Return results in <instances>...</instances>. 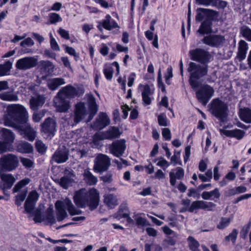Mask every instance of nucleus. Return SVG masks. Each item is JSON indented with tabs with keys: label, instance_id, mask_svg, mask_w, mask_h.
Returning <instances> with one entry per match:
<instances>
[{
	"label": "nucleus",
	"instance_id": "obj_39",
	"mask_svg": "<svg viewBox=\"0 0 251 251\" xmlns=\"http://www.w3.org/2000/svg\"><path fill=\"white\" fill-rule=\"evenodd\" d=\"M0 99L4 101H15L18 100V97L16 94L6 92L0 94Z\"/></svg>",
	"mask_w": 251,
	"mask_h": 251
},
{
	"label": "nucleus",
	"instance_id": "obj_17",
	"mask_svg": "<svg viewBox=\"0 0 251 251\" xmlns=\"http://www.w3.org/2000/svg\"><path fill=\"white\" fill-rule=\"evenodd\" d=\"M68 155L69 151L66 149H59L53 154L51 160L57 163H62L68 159Z\"/></svg>",
	"mask_w": 251,
	"mask_h": 251
},
{
	"label": "nucleus",
	"instance_id": "obj_61",
	"mask_svg": "<svg viewBox=\"0 0 251 251\" xmlns=\"http://www.w3.org/2000/svg\"><path fill=\"white\" fill-rule=\"evenodd\" d=\"M113 174L111 172H108L105 175L100 177V179L105 183H110L112 181Z\"/></svg>",
	"mask_w": 251,
	"mask_h": 251
},
{
	"label": "nucleus",
	"instance_id": "obj_59",
	"mask_svg": "<svg viewBox=\"0 0 251 251\" xmlns=\"http://www.w3.org/2000/svg\"><path fill=\"white\" fill-rule=\"evenodd\" d=\"M158 160V161L157 163V165L161 167L164 170L170 165V163L163 157H160Z\"/></svg>",
	"mask_w": 251,
	"mask_h": 251
},
{
	"label": "nucleus",
	"instance_id": "obj_21",
	"mask_svg": "<svg viewBox=\"0 0 251 251\" xmlns=\"http://www.w3.org/2000/svg\"><path fill=\"white\" fill-rule=\"evenodd\" d=\"M220 132L221 135H225L228 137H234L238 140L242 139L245 135V132L239 129L232 130H225L220 129Z\"/></svg>",
	"mask_w": 251,
	"mask_h": 251
},
{
	"label": "nucleus",
	"instance_id": "obj_54",
	"mask_svg": "<svg viewBox=\"0 0 251 251\" xmlns=\"http://www.w3.org/2000/svg\"><path fill=\"white\" fill-rule=\"evenodd\" d=\"M113 69L110 66H105L103 70V73L108 80H111L113 77Z\"/></svg>",
	"mask_w": 251,
	"mask_h": 251
},
{
	"label": "nucleus",
	"instance_id": "obj_50",
	"mask_svg": "<svg viewBox=\"0 0 251 251\" xmlns=\"http://www.w3.org/2000/svg\"><path fill=\"white\" fill-rule=\"evenodd\" d=\"M243 36L249 41H251V29L247 26H243L240 29Z\"/></svg>",
	"mask_w": 251,
	"mask_h": 251
},
{
	"label": "nucleus",
	"instance_id": "obj_24",
	"mask_svg": "<svg viewBox=\"0 0 251 251\" xmlns=\"http://www.w3.org/2000/svg\"><path fill=\"white\" fill-rule=\"evenodd\" d=\"M197 11V14L196 16L197 21H201L205 16L211 18L214 17L216 14L215 11L206 8H199Z\"/></svg>",
	"mask_w": 251,
	"mask_h": 251
},
{
	"label": "nucleus",
	"instance_id": "obj_31",
	"mask_svg": "<svg viewBox=\"0 0 251 251\" xmlns=\"http://www.w3.org/2000/svg\"><path fill=\"white\" fill-rule=\"evenodd\" d=\"M211 22L209 20H205L201 24L197 32L201 34H205L212 32Z\"/></svg>",
	"mask_w": 251,
	"mask_h": 251
},
{
	"label": "nucleus",
	"instance_id": "obj_62",
	"mask_svg": "<svg viewBox=\"0 0 251 251\" xmlns=\"http://www.w3.org/2000/svg\"><path fill=\"white\" fill-rule=\"evenodd\" d=\"M136 224L138 226H146L150 225L147 220L141 217H138L135 219Z\"/></svg>",
	"mask_w": 251,
	"mask_h": 251
},
{
	"label": "nucleus",
	"instance_id": "obj_8",
	"mask_svg": "<svg viewBox=\"0 0 251 251\" xmlns=\"http://www.w3.org/2000/svg\"><path fill=\"white\" fill-rule=\"evenodd\" d=\"M210 111L215 117L223 118L226 116L227 105L219 99L212 100L211 104Z\"/></svg>",
	"mask_w": 251,
	"mask_h": 251
},
{
	"label": "nucleus",
	"instance_id": "obj_51",
	"mask_svg": "<svg viewBox=\"0 0 251 251\" xmlns=\"http://www.w3.org/2000/svg\"><path fill=\"white\" fill-rule=\"evenodd\" d=\"M49 22L51 24H54L58 22L62 21V19L60 15L56 13H50L49 15Z\"/></svg>",
	"mask_w": 251,
	"mask_h": 251
},
{
	"label": "nucleus",
	"instance_id": "obj_52",
	"mask_svg": "<svg viewBox=\"0 0 251 251\" xmlns=\"http://www.w3.org/2000/svg\"><path fill=\"white\" fill-rule=\"evenodd\" d=\"M20 161L26 169L33 168L34 166V162L29 158L21 157Z\"/></svg>",
	"mask_w": 251,
	"mask_h": 251
},
{
	"label": "nucleus",
	"instance_id": "obj_9",
	"mask_svg": "<svg viewBox=\"0 0 251 251\" xmlns=\"http://www.w3.org/2000/svg\"><path fill=\"white\" fill-rule=\"evenodd\" d=\"M196 97L203 105H205L213 96L214 92L213 88L208 85H204L199 90H196Z\"/></svg>",
	"mask_w": 251,
	"mask_h": 251
},
{
	"label": "nucleus",
	"instance_id": "obj_48",
	"mask_svg": "<svg viewBox=\"0 0 251 251\" xmlns=\"http://www.w3.org/2000/svg\"><path fill=\"white\" fill-rule=\"evenodd\" d=\"M215 207L216 204L212 202H206L203 201H200V209L212 211Z\"/></svg>",
	"mask_w": 251,
	"mask_h": 251
},
{
	"label": "nucleus",
	"instance_id": "obj_16",
	"mask_svg": "<svg viewBox=\"0 0 251 251\" xmlns=\"http://www.w3.org/2000/svg\"><path fill=\"white\" fill-rule=\"evenodd\" d=\"M78 88H75L72 85H68L62 88L58 92L57 96H61L65 98L72 99L78 95Z\"/></svg>",
	"mask_w": 251,
	"mask_h": 251
},
{
	"label": "nucleus",
	"instance_id": "obj_38",
	"mask_svg": "<svg viewBox=\"0 0 251 251\" xmlns=\"http://www.w3.org/2000/svg\"><path fill=\"white\" fill-rule=\"evenodd\" d=\"M26 138L30 141H33L36 137V131L29 125H26L23 129Z\"/></svg>",
	"mask_w": 251,
	"mask_h": 251
},
{
	"label": "nucleus",
	"instance_id": "obj_20",
	"mask_svg": "<svg viewBox=\"0 0 251 251\" xmlns=\"http://www.w3.org/2000/svg\"><path fill=\"white\" fill-rule=\"evenodd\" d=\"M184 176V171L181 167H176L169 173L170 182L172 186H175L176 179H182Z\"/></svg>",
	"mask_w": 251,
	"mask_h": 251
},
{
	"label": "nucleus",
	"instance_id": "obj_26",
	"mask_svg": "<svg viewBox=\"0 0 251 251\" xmlns=\"http://www.w3.org/2000/svg\"><path fill=\"white\" fill-rule=\"evenodd\" d=\"M45 100V98L42 95H37L32 97L30 100V108L34 110H37L39 107L44 104Z\"/></svg>",
	"mask_w": 251,
	"mask_h": 251
},
{
	"label": "nucleus",
	"instance_id": "obj_58",
	"mask_svg": "<svg viewBox=\"0 0 251 251\" xmlns=\"http://www.w3.org/2000/svg\"><path fill=\"white\" fill-rule=\"evenodd\" d=\"M36 148L40 153H44L46 151L47 147L41 140L37 141L36 142Z\"/></svg>",
	"mask_w": 251,
	"mask_h": 251
},
{
	"label": "nucleus",
	"instance_id": "obj_32",
	"mask_svg": "<svg viewBox=\"0 0 251 251\" xmlns=\"http://www.w3.org/2000/svg\"><path fill=\"white\" fill-rule=\"evenodd\" d=\"M105 138L106 139L112 140L120 136L121 132L119 128L115 126H110L108 129L104 132Z\"/></svg>",
	"mask_w": 251,
	"mask_h": 251
},
{
	"label": "nucleus",
	"instance_id": "obj_11",
	"mask_svg": "<svg viewBox=\"0 0 251 251\" xmlns=\"http://www.w3.org/2000/svg\"><path fill=\"white\" fill-rule=\"evenodd\" d=\"M38 64V59L35 56H26L18 59L16 68L21 71H26L35 67Z\"/></svg>",
	"mask_w": 251,
	"mask_h": 251
},
{
	"label": "nucleus",
	"instance_id": "obj_44",
	"mask_svg": "<svg viewBox=\"0 0 251 251\" xmlns=\"http://www.w3.org/2000/svg\"><path fill=\"white\" fill-rule=\"evenodd\" d=\"M12 68V63L7 61L3 64H0V76L7 75Z\"/></svg>",
	"mask_w": 251,
	"mask_h": 251
},
{
	"label": "nucleus",
	"instance_id": "obj_18",
	"mask_svg": "<svg viewBox=\"0 0 251 251\" xmlns=\"http://www.w3.org/2000/svg\"><path fill=\"white\" fill-rule=\"evenodd\" d=\"M39 68L41 74L43 75L42 77L45 79L54 71V66L50 61L42 60L39 62Z\"/></svg>",
	"mask_w": 251,
	"mask_h": 251
},
{
	"label": "nucleus",
	"instance_id": "obj_30",
	"mask_svg": "<svg viewBox=\"0 0 251 251\" xmlns=\"http://www.w3.org/2000/svg\"><path fill=\"white\" fill-rule=\"evenodd\" d=\"M65 79L60 77L53 78L48 81V86L51 90L57 89L60 86L65 84Z\"/></svg>",
	"mask_w": 251,
	"mask_h": 251
},
{
	"label": "nucleus",
	"instance_id": "obj_46",
	"mask_svg": "<svg viewBox=\"0 0 251 251\" xmlns=\"http://www.w3.org/2000/svg\"><path fill=\"white\" fill-rule=\"evenodd\" d=\"M27 190H24L19 193L15 197V204L19 206L22 205V202L25 201L27 195Z\"/></svg>",
	"mask_w": 251,
	"mask_h": 251
},
{
	"label": "nucleus",
	"instance_id": "obj_29",
	"mask_svg": "<svg viewBox=\"0 0 251 251\" xmlns=\"http://www.w3.org/2000/svg\"><path fill=\"white\" fill-rule=\"evenodd\" d=\"M110 124V119L104 113H101L95 123V126L100 129H102Z\"/></svg>",
	"mask_w": 251,
	"mask_h": 251
},
{
	"label": "nucleus",
	"instance_id": "obj_43",
	"mask_svg": "<svg viewBox=\"0 0 251 251\" xmlns=\"http://www.w3.org/2000/svg\"><path fill=\"white\" fill-rule=\"evenodd\" d=\"M187 242L189 248L191 251H200V243L193 237L189 236Z\"/></svg>",
	"mask_w": 251,
	"mask_h": 251
},
{
	"label": "nucleus",
	"instance_id": "obj_3",
	"mask_svg": "<svg viewBox=\"0 0 251 251\" xmlns=\"http://www.w3.org/2000/svg\"><path fill=\"white\" fill-rule=\"evenodd\" d=\"M8 115L15 122L20 124H26L28 115L25 108L19 104H9L7 108Z\"/></svg>",
	"mask_w": 251,
	"mask_h": 251
},
{
	"label": "nucleus",
	"instance_id": "obj_1",
	"mask_svg": "<svg viewBox=\"0 0 251 251\" xmlns=\"http://www.w3.org/2000/svg\"><path fill=\"white\" fill-rule=\"evenodd\" d=\"M74 201L79 208L89 206L91 210L96 209L100 201V193L95 188H91L88 191L83 188L75 192Z\"/></svg>",
	"mask_w": 251,
	"mask_h": 251
},
{
	"label": "nucleus",
	"instance_id": "obj_49",
	"mask_svg": "<svg viewBox=\"0 0 251 251\" xmlns=\"http://www.w3.org/2000/svg\"><path fill=\"white\" fill-rule=\"evenodd\" d=\"M105 137L104 132H97L93 136V142L95 145H99L100 141L106 139Z\"/></svg>",
	"mask_w": 251,
	"mask_h": 251
},
{
	"label": "nucleus",
	"instance_id": "obj_2",
	"mask_svg": "<svg viewBox=\"0 0 251 251\" xmlns=\"http://www.w3.org/2000/svg\"><path fill=\"white\" fill-rule=\"evenodd\" d=\"M187 71L190 74L189 83L193 90L195 91L200 85V82L198 80L207 75L208 66L191 62L189 64Z\"/></svg>",
	"mask_w": 251,
	"mask_h": 251
},
{
	"label": "nucleus",
	"instance_id": "obj_6",
	"mask_svg": "<svg viewBox=\"0 0 251 251\" xmlns=\"http://www.w3.org/2000/svg\"><path fill=\"white\" fill-rule=\"evenodd\" d=\"M111 165V160L106 155L99 154L94 160V171L100 174L106 171Z\"/></svg>",
	"mask_w": 251,
	"mask_h": 251
},
{
	"label": "nucleus",
	"instance_id": "obj_63",
	"mask_svg": "<svg viewBox=\"0 0 251 251\" xmlns=\"http://www.w3.org/2000/svg\"><path fill=\"white\" fill-rule=\"evenodd\" d=\"M95 1L105 8H107L112 5V0H95Z\"/></svg>",
	"mask_w": 251,
	"mask_h": 251
},
{
	"label": "nucleus",
	"instance_id": "obj_10",
	"mask_svg": "<svg viewBox=\"0 0 251 251\" xmlns=\"http://www.w3.org/2000/svg\"><path fill=\"white\" fill-rule=\"evenodd\" d=\"M0 177L1 179V182H0V189L2 190L4 194L7 196L5 200L8 201L9 195L6 193V191L12 187L16 179L11 174L4 173L1 170H0Z\"/></svg>",
	"mask_w": 251,
	"mask_h": 251
},
{
	"label": "nucleus",
	"instance_id": "obj_42",
	"mask_svg": "<svg viewBox=\"0 0 251 251\" xmlns=\"http://www.w3.org/2000/svg\"><path fill=\"white\" fill-rule=\"evenodd\" d=\"M75 183V180L69 176H64L61 178L59 184L64 189H68Z\"/></svg>",
	"mask_w": 251,
	"mask_h": 251
},
{
	"label": "nucleus",
	"instance_id": "obj_7",
	"mask_svg": "<svg viewBox=\"0 0 251 251\" xmlns=\"http://www.w3.org/2000/svg\"><path fill=\"white\" fill-rule=\"evenodd\" d=\"M189 55L192 60L204 65H207L206 64L210 61L212 57L208 51L201 48L191 50L189 51Z\"/></svg>",
	"mask_w": 251,
	"mask_h": 251
},
{
	"label": "nucleus",
	"instance_id": "obj_15",
	"mask_svg": "<svg viewBox=\"0 0 251 251\" xmlns=\"http://www.w3.org/2000/svg\"><path fill=\"white\" fill-rule=\"evenodd\" d=\"M125 143L126 141L123 139L113 142L109 147L110 152L115 156H122L126 148Z\"/></svg>",
	"mask_w": 251,
	"mask_h": 251
},
{
	"label": "nucleus",
	"instance_id": "obj_27",
	"mask_svg": "<svg viewBox=\"0 0 251 251\" xmlns=\"http://www.w3.org/2000/svg\"><path fill=\"white\" fill-rule=\"evenodd\" d=\"M102 25L106 30H110L113 28H119L118 24L112 19L109 15L105 16V19L102 22Z\"/></svg>",
	"mask_w": 251,
	"mask_h": 251
},
{
	"label": "nucleus",
	"instance_id": "obj_53",
	"mask_svg": "<svg viewBox=\"0 0 251 251\" xmlns=\"http://www.w3.org/2000/svg\"><path fill=\"white\" fill-rule=\"evenodd\" d=\"M176 241L172 237H169L163 240L162 245L164 248H168L169 246H174L176 244Z\"/></svg>",
	"mask_w": 251,
	"mask_h": 251
},
{
	"label": "nucleus",
	"instance_id": "obj_64",
	"mask_svg": "<svg viewBox=\"0 0 251 251\" xmlns=\"http://www.w3.org/2000/svg\"><path fill=\"white\" fill-rule=\"evenodd\" d=\"M34 43L33 40L30 38H27L21 42L20 45L23 47H31L34 45Z\"/></svg>",
	"mask_w": 251,
	"mask_h": 251
},
{
	"label": "nucleus",
	"instance_id": "obj_36",
	"mask_svg": "<svg viewBox=\"0 0 251 251\" xmlns=\"http://www.w3.org/2000/svg\"><path fill=\"white\" fill-rule=\"evenodd\" d=\"M240 117L241 119L247 123H251V109L244 108L240 110Z\"/></svg>",
	"mask_w": 251,
	"mask_h": 251
},
{
	"label": "nucleus",
	"instance_id": "obj_25",
	"mask_svg": "<svg viewBox=\"0 0 251 251\" xmlns=\"http://www.w3.org/2000/svg\"><path fill=\"white\" fill-rule=\"evenodd\" d=\"M55 208L57 211V219L58 221H62L68 216L63 202L57 201L55 203Z\"/></svg>",
	"mask_w": 251,
	"mask_h": 251
},
{
	"label": "nucleus",
	"instance_id": "obj_22",
	"mask_svg": "<svg viewBox=\"0 0 251 251\" xmlns=\"http://www.w3.org/2000/svg\"><path fill=\"white\" fill-rule=\"evenodd\" d=\"M196 3L199 5L205 6L211 5L218 7L225 8L226 6V3L225 1L221 0H195Z\"/></svg>",
	"mask_w": 251,
	"mask_h": 251
},
{
	"label": "nucleus",
	"instance_id": "obj_40",
	"mask_svg": "<svg viewBox=\"0 0 251 251\" xmlns=\"http://www.w3.org/2000/svg\"><path fill=\"white\" fill-rule=\"evenodd\" d=\"M2 137L4 140V142L7 144L12 143L14 142V134L9 129L3 128L2 130Z\"/></svg>",
	"mask_w": 251,
	"mask_h": 251
},
{
	"label": "nucleus",
	"instance_id": "obj_37",
	"mask_svg": "<svg viewBox=\"0 0 251 251\" xmlns=\"http://www.w3.org/2000/svg\"><path fill=\"white\" fill-rule=\"evenodd\" d=\"M65 204L70 215H79L81 213V211L76 208L70 199H66L65 200Z\"/></svg>",
	"mask_w": 251,
	"mask_h": 251
},
{
	"label": "nucleus",
	"instance_id": "obj_60",
	"mask_svg": "<svg viewBox=\"0 0 251 251\" xmlns=\"http://www.w3.org/2000/svg\"><path fill=\"white\" fill-rule=\"evenodd\" d=\"M46 111L43 110L39 113H35L33 114L32 119L34 122H39L45 116Z\"/></svg>",
	"mask_w": 251,
	"mask_h": 251
},
{
	"label": "nucleus",
	"instance_id": "obj_33",
	"mask_svg": "<svg viewBox=\"0 0 251 251\" xmlns=\"http://www.w3.org/2000/svg\"><path fill=\"white\" fill-rule=\"evenodd\" d=\"M221 194L219 189L215 188L211 191H204L201 194V197L203 200H208L209 199H219Z\"/></svg>",
	"mask_w": 251,
	"mask_h": 251
},
{
	"label": "nucleus",
	"instance_id": "obj_57",
	"mask_svg": "<svg viewBox=\"0 0 251 251\" xmlns=\"http://www.w3.org/2000/svg\"><path fill=\"white\" fill-rule=\"evenodd\" d=\"M46 220L50 224H53L55 222L53 216V211L50 209H48L46 213Z\"/></svg>",
	"mask_w": 251,
	"mask_h": 251
},
{
	"label": "nucleus",
	"instance_id": "obj_12",
	"mask_svg": "<svg viewBox=\"0 0 251 251\" xmlns=\"http://www.w3.org/2000/svg\"><path fill=\"white\" fill-rule=\"evenodd\" d=\"M56 122L51 118L46 119L41 124V132L46 138H51L56 130Z\"/></svg>",
	"mask_w": 251,
	"mask_h": 251
},
{
	"label": "nucleus",
	"instance_id": "obj_23",
	"mask_svg": "<svg viewBox=\"0 0 251 251\" xmlns=\"http://www.w3.org/2000/svg\"><path fill=\"white\" fill-rule=\"evenodd\" d=\"M88 103L89 108L88 121H90L93 118L94 116L96 114L98 110V107L96 104L95 97L92 95L88 96Z\"/></svg>",
	"mask_w": 251,
	"mask_h": 251
},
{
	"label": "nucleus",
	"instance_id": "obj_13",
	"mask_svg": "<svg viewBox=\"0 0 251 251\" xmlns=\"http://www.w3.org/2000/svg\"><path fill=\"white\" fill-rule=\"evenodd\" d=\"M201 41L203 43L210 47L218 48L223 45L225 38L221 35L212 34L205 36Z\"/></svg>",
	"mask_w": 251,
	"mask_h": 251
},
{
	"label": "nucleus",
	"instance_id": "obj_19",
	"mask_svg": "<svg viewBox=\"0 0 251 251\" xmlns=\"http://www.w3.org/2000/svg\"><path fill=\"white\" fill-rule=\"evenodd\" d=\"M54 104L56 110L59 112H66L71 107L70 101L65 100V98L61 96H58Z\"/></svg>",
	"mask_w": 251,
	"mask_h": 251
},
{
	"label": "nucleus",
	"instance_id": "obj_47",
	"mask_svg": "<svg viewBox=\"0 0 251 251\" xmlns=\"http://www.w3.org/2000/svg\"><path fill=\"white\" fill-rule=\"evenodd\" d=\"M232 220L231 218L223 217L221 219L219 224L217 225V228L220 229H223L229 225Z\"/></svg>",
	"mask_w": 251,
	"mask_h": 251
},
{
	"label": "nucleus",
	"instance_id": "obj_5",
	"mask_svg": "<svg viewBox=\"0 0 251 251\" xmlns=\"http://www.w3.org/2000/svg\"><path fill=\"white\" fill-rule=\"evenodd\" d=\"M19 160L17 156L9 153L0 158V168L2 171H12L18 166Z\"/></svg>",
	"mask_w": 251,
	"mask_h": 251
},
{
	"label": "nucleus",
	"instance_id": "obj_4",
	"mask_svg": "<svg viewBox=\"0 0 251 251\" xmlns=\"http://www.w3.org/2000/svg\"><path fill=\"white\" fill-rule=\"evenodd\" d=\"M88 114L86 104L80 101L75 105L74 113L70 116L68 121L70 126H73L82 121Z\"/></svg>",
	"mask_w": 251,
	"mask_h": 251
},
{
	"label": "nucleus",
	"instance_id": "obj_28",
	"mask_svg": "<svg viewBox=\"0 0 251 251\" xmlns=\"http://www.w3.org/2000/svg\"><path fill=\"white\" fill-rule=\"evenodd\" d=\"M83 176V180L89 185H94L98 182V178L91 173L89 169L84 170Z\"/></svg>",
	"mask_w": 251,
	"mask_h": 251
},
{
	"label": "nucleus",
	"instance_id": "obj_55",
	"mask_svg": "<svg viewBox=\"0 0 251 251\" xmlns=\"http://www.w3.org/2000/svg\"><path fill=\"white\" fill-rule=\"evenodd\" d=\"M39 197L38 193L36 191L33 190L29 193L26 200L35 203L38 201Z\"/></svg>",
	"mask_w": 251,
	"mask_h": 251
},
{
	"label": "nucleus",
	"instance_id": "obj_14",
	"mask_svg": "<svg viewBox=\"0 0 251 251\" xmlns=\"http://www.w3.org/2000/svg\"><path fill=\"white\" fill-rule=\"evenodd\" d=\"M140 88H142V97L143 104L147 106L151 104V100L153 99L152 95L154 93L153 90L148 84H140Z\"/></svg>",
	"mask_w": 251,
	"mask_h": 251
},
{
	"label": "nucleus",
	"instance_id": "obj_34",
	"mask_svg": "<svg viewBox=\"0 0 251 251\" xmlns=\"http://www.w3.org/2000/svg\"><path fill=\"white\" fill-rule=\"evenodd\" d=\"M104 202L110 208H113L118 205V200L116 196L108 194L104 196Z\"/></svg>",
	"mask_w": 251,
	"mask_h": 251
},
{
	"label": "nucleus",
	"instance_id": "obj_41",
	"mask_svg": "<svg viewBox=\"0 0 251 251\" xmlns=\"http://www.w3.org/2000/svg\"><path fill=\"white\" fill-rule=\"evenodd\" d=\"M17 150L22 153H30L33 151V147L31 145L27 142L20 143L17 146Z\"/></svg>",
	"mask_w": 251,
	"mask_h": 251
},
{
	"label": "nucleus",
	"instance_id": "obj_35",
	"mask_svg": "<svg viewBox=\"0 0 251 251\" xmlns=\"http://www.w3.org/2000/svg\"><path fill=\"white\" fill-rule=\"evenodd\" d=\"M248 49V44L245 41L241 40L239 43L238 51V56L240 60H243L246 58Z\"/></svg>",
	"mask_w": 251,
	"mask_h": 251
},
{
	"label": "nucleus",
	"instance_id": "obj_56",
	"mask_svg": "<svg viewBox=\"0 0 251 251\" xmlns=\"http://www.w3.org/2000/svg\"><path fill=\"white\" fill-rule=\"evenodd\" d=\"M35 204V203L26 200L24 205L25 211L28 213H31L34 209Z\"/></svg>",
	"mask_w": 251,
	"mask_h": 251
},
{
	"label": "nucleus",
	"instance_id": "obj_45",
	"mask_svg": "<svg viewBox=\"0 0 251 251\" xmlns=\"http://www.w3.org/2000/svg\"><path fill=\"white\" fill-rule=\"evenodd\" d=\"M30 182V179L28 178H25L20 180L14 187L13 192L16 193L19 192L22 188L28 184Z\"/></svg>",
	"mask_w": 251,
	"mask_h": 251
}]
</instances>
